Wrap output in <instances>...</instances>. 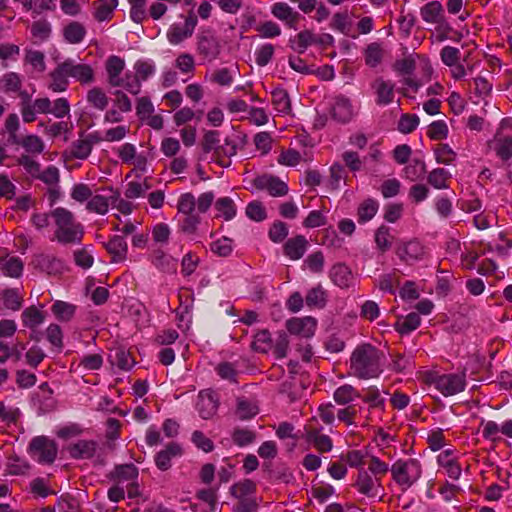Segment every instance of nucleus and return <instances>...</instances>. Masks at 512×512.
I'll list each match as a JSON object with an SVG mask.
<instances>
[{
    "label": "nucleus",
    "mask_w": 512,
    "mask_h": 512,
    "mask_svg": "<svg viewBox=\"0 0 512 512\" xmlns=\"http://www.w3.org/2000/svg\"><path fill=\"white\" fill-rule=\"evenodd\" d=\"M384 353L370 343L358 345L350 356V373L358 379H372L383 372Z\"/></svg>",
    "instance_id": "nucleus-1"
},
{
    "label": "nucleus",
    "mask_w": 512,
    "mask_h": 512,
    "mask_svg": "<svg viewBox=\"0 0 512 512\" xmlns=\"http://www.w3.org/2000/svg\"><path fill=\"white\" fill-rule=\"evenodd\" d=\"M56 230L55 239L63 244H79L84 236L83 225L75 220L73 213L66 208L58 207L51 211Z\"/></svg>",
    "instance_id": "nucleus-2"
},
{
    "label": "nucleus",
    "mask_w": 512,
    "mask_h": 512,
    "mask_svg": "<svg viewBox=\"0 0 512 512\" xmlns=\"http://www.w3.org/2000/svg\"><path fill=\"white\" fill-rule=\"evenodd\" d=\"M392 480L406 491L411 488L422 475V465L415 458L398 459L390 467Z\"/></svg>",
    "instance_id": "nucleus-3"
},
{
    "label": "nucleus",
    "mask_w": 512,
    "mask_h": 512,
    "mask_svg": "<svg viewBox=\"0 0 512 512\" xmlns=\"http://www.w3.org/2000/svg\"><path fill=\"white\" fill-rule=\"evenodd\" d=\"M445 397L456 395L465 390L467 385L465 371L458 373H432L427 380Z\"/></svg>",
    "instance_id": "nucleus-4"
},
{
    "label": "nucleus",
    "mask_w": 512,
    "mask_h": 512,
    "mask_svg": "<svg viewBox=\"0 0 512 512\" xmlns=\"http://www.w3.org/2000/svg\"><path fill=\"white\" fill-rule=\"evenodd\" d=\"M29 455L40 464L51 465L57 458L58 445L47 436H36L28 445Z\"/></svg>",
    "instance_id": "nucleus-5"
},
{
    "label": "nucleus",
    "mask_w": 512,
    "mask_h": 512,
    "mask_svg": "<svg viewBox=\"0 0 512 512\" xmlns=\"http://www.w3.org/2000/svg\"><path fill=\"white\" fill-rule=\"evenodd\" d=\"M352 486L357 490L358 493L366 496L369 499L378 498L381 501L384 496L382 480L378 479V477L372 476L364 468L358 470L356 479Z\"/></svg>",
    "instance_id": "nucleus-6"
},
{
    "label": "nucleus",
    "mask_w": 512,
    "mask_h": 512,
    "mask_svg": "<svg viewBox=\"0 0 512 512\" xmlns=\"http://www.w3.org/2000/svg\"><path fill=\"white\" fill-rule=\"evenodd\" d=\"M322 427L318 424L315 417L311 418L304 426V438L312 444L320 453L330 452L333 448L332 439L321 433Z\"/></svg>",
    "instance_id": "nucleus-7"
},
{
    "label": "nucleus",
    "mask_w": 512,
    "mask_h": 512,
    "mask_svg": "<svg viewBox=\"0 0 512 512\" xmlns=\"http://www.w3.org/2000/svg\"><path fill=\"white\" fill-rule=\"evenodd\" d=\"M370 88L375 97V103L384 107L393 103L395 98V83L386 80L383 77H376L371 83Z\"/></svg>",
    "instance_id": "nucleus-8"
},
{
    "label": "nucleus",
    "mask_w": 512,
    "mask_h": 512,
    "mask_svg": "<svg viewBox=\"0 0 512 512\" xmlns=\"http://www.w3.org/2000/svg\"><path fill=\"white\" fill-rule=\"evenodd\" d=\"M134 70L132 83H127L126 91L132 95H138L141 92V82L148 80L155 73L156 67L152 61L138 60L134 64Z\"/></svg>",
    "instance_id": "nucleus-9"
},
{
    "label": "nucleus",
    "mask_w": 512,
    "mask_h": 512,
    "mask_svg": "<svg viewBox=\"0 0 512 512\" xmlns=\"http://www.w3.org/2000/svg\"><path fill=\"white\" fill-rule=\"evenodd\" d=\"M69 77L75 79L81 85L92 84L95 81V71L91 65L76 62L74 59L65 60Z\"/></svg>",
    "instance_id": "nucleus-10"
},
{
    "label": "nucleus",
    "mask_w": 512,
    "mask_h": 512,
    "mask_svg": "<svg viewBox=\"0 0 512 512\" xmlns=\"http://www.w3.org/2000/svg\"><path fill=\"white\" fill-rule=\"evenodd\" d=\"M253 184L259 190H266L273 197L285 196L289 191L284 181L271 175L259 176L254 179Z\"/></svg>",
    "instance_id": "nucleus-11"
},
{
    "label": "nucleus",
    "mask_w": 512,
    "mask_h": 512,
    "mask_svg": "<svg viewBox=\"0 0 512 512\" xmlns=\"http://www.w3.org/2000/svg\"><path fill=\"white\" fill-rule=\"evenodd\" d=\"M271 14L290 29H296L302 19L301 14L286 2L274 3L271 6Z\"/></svg>",
    "instance_id": "nucleus-12"
},
{
    "label": "nucleus",
    "mask_w": 512,
    "mask_h": 512,
    "mask_svg": "<svg viewBox=\"0 0 512 512\" xmlns=\"http://www.w3.org/2000/svg\"><path fill=\"white\" fill-rule=\"evenodd\" d=\"M32 264L35 268L48 275H59L64 271V262L50 254L40 253L33 257Z\"/></svg>",
    "instance_id": "nucleus-13"
},
{
    "label": "nucleus",
    "mask_w": 512,
    "mask_h": 512,
    "mask_svg": "<svg viewBox=\"0 0 512 512\" xmlns=\"http://www.w3.org/2000/svg\"><path fill=\"white\" fill-rule=\"evenodd\" d=\"M183 449L180 444L170 442L162 450L156 453L154 460L156 467L161 471H167L172 467V460L181 457Z\"/></svg>",
    "instance_id": "nucleus-14"
},
{
    "label": "nucleus",
    "mask_w": 512,
    "mask_h": 512,
    "mask_svg": "<svg viewBox=\"0 0 512 512\" xmlns=\"http://www.w3.org/2000/svg\"><path fill=\"white\" fill-rule=\"evenodd\" d=\"M396 254L405 263L412 264L424 257L425 247L418 240H410L399 245Z\"/></svg>",
    "instance_id": "nucleus-15"
},
{
    "label": "nucleus",
    "mask_w": 512,
    "mask_h": 512,
    "mask_svg": "<svg viewBox=\"0 0 512 512\" xmlns=\"http://www.w3.org/2000/svg\"><path fill=\"white\" fill-rule=\"evenodd\" d=\"M197 51L203 58L213 61L218 58L221 52V45L214 35L209 33L202 34L198 36Z\"/></svg>",
    "instance_id": "nucleus-16"
},
{
    "label": "nucleus",
    "mask_w": 512,
    "mask_h": 512,
    "mask_svg": "<svg viewBox=\"0 0 512 512\" xmlns=\"http://www.w3.org/2000/svg\"><path fill=\"white\" fill-rule=\"evenodd\" d=\"M317 322L313 317L291 318L286 322V328L291 334L310 338L314 335Z\"/></svg>",
    "instance_id": "nucleus-17"
},
{
    "label": "nucleus",
    "mask_w": 512,
    "mask_h": 512,
    "mask_svg": "<svg viewBox=\"0 0 512 512\" xmlns=\"http://www.w3.org/2000/svg\"><path fill=\"white\" fill-rule=\"evenodd\" d=\"M48 89L52 92H64L69 86V75L65 61L59 63L48 75Z\"/></svg>",
    "instance_id": "nucleus-18"
},
{
    "label": "nucleus",
    "mask_w": 512,
    "mask_h": 512,
    "mask_svg": "<svg viewBox=\"0 0 512 512\" xmlns=\"http://www.w3.org/2000/svg\"><path fill=\"white\" fill-rule=\"evenodd\" d=\"M217 395L209 390L201 391L198 396L197 410L203 419L213 417L218 409Z\"/></svg>",
    "instance_id": "nucleus-19"
},
{
    "label": "nucleus",
    "mask_w": 512,
    "mask_h": 512,
    "mask_svg": "<svg viewBox=\"0 0 512 512\" xmlns=\"http://www.w3.org/2000/svg\"><path fill=\"white\" fill-rule=\"evenodd\" d=\"M125 69V61L119 56L111 55L105 61L107 82L111 87H119L123 84L120 81L122 72Z\"/></svg>",
    "instance_id": "nucleus-20"
},
{
    "label": "nucleus",
    "mask_w": 512,
    "mask_h": 512,
    "mask_svg": "<svg viewBox=\"0 0 512 512\" xmlns=\"http://www.w3.org/2000/svg\"><path fill=\"white\" fill-rule=\"evenodd\" d=\"M51 100L48 97L36 98L31 105L26 104L23 108L22 119L25 123H32L38 114H50Z\"/></svg>",
    "instance_id": "nucleus-21"
},
{
    "label": "nucleus",
    "mask_w": 512,
    "mask_h": 512,
    "mask_svg": "<svg viewBox=\"0 0 512 512\" xmlns=\"http://www.w3.org/2000/svg\"><path fill=\"white\" fill-rule=\"evenodd\" d=\"M354 115L353 106L350 99L344 95L335 97L332 107V116L340 123H348Z\"/></svg>",
    "instance_id": "nucleus-22"
},
{
    "label": "nucleus",
    "mask_w": 512,
    "mask_h": 512,
    "mask_svg": "<svg viewBox=\"0 0 512 512\" xmlns=\"http://www.w3.org/2000/svg\"><path fill=\"white\" fill-rule=\"evenodd\" d=\"M114 263L123 262L127 258L128 246L123 236L115 235L104 244Z\"/></svg>",
    "instance_id": "nucleus-23"
},
{
    "label": "nucleus",
    "mask_w": 512,
    "mask_h": 512,
    "mask_svg": "<svg viewBox=\"0 0 512 512\" xmlns=\"http://www.w3.org/2000/svg\"><path fill=\"white\" fill-rule=\"evenodd\" d=\"M139 475L138 468L133 463L116 465L108 474V478L117 484L136 480Z\"/></svg>",
    "instance_id": "nucleus-24"
},
{
    "label": "nucleus",
    "mask_w": 512,
    "mask_h": 512,
    "mask_svg": "<svg viewBox=\"0 0 512 512\" xmlns=\"http://www.w3.org/2000/svg\"><path fill=\"white\" fill-rule=\"evenodd\" d=\"M97 443L93 440H79L68 447V452L73 459H90L94 456Z\"/></svg>",
    "instance_id": "nucleus-25"
},
{
    "label": "nucleus",
    "mask_w": 512,
    "mask_h": 512,
    "mask_svg": "<svg viewBox=\"0 0 512 512\" xmlns=\"http://www.w3.org/2000/svg\"><path fill=\"white\" fill-rule=\"evenodd\" d=\"M308 241L305 236L297 235L290 238L284 245V254L291 260H298L303 257L307 250Z\"/></svg>",
    "instance_id": "nucleus-26"
},
{
    "label": "nucleus",
    "mask_w": 512,
    "mask_h": 512,
    "mask_svg": "<svg viewBox=\"0 0 512 512\" xmlns=\"http://www.w3.org/2000/svg\"><path fill=\"white\" fill-rule=\"evenodd\" d=\"M330 278L340 288H348L353 282L350 268L343 263L333 265L330 270Z\"/></svg>",
    "instance_id": "nucleus-27"
},
{
    "label": "nucleus",
    "mask_w": 512,
    "mask_h": 512,
    "mask_svg": "<svg viewBox=\"0 0 512 512\" xmlns=\"http://www.w3.org/2000/svg\"><path fill=\"white\" fill-rule=\"evenodd\" d=\"M30 469L31 464L16 454L10 455L5 463V471L8 475L26 476L29 474Z\"/></svg>",
    "instance_id": "nucleus-28"
},
{
    "label": "nucleus",
    "mask_w": 512,
    "mask_h": 512,
    "mask_svg": "<svg viewBox=\"0 0 512 512\" xmlns=\"http://www.w3.org/2000/svg\"><path fill=\"white\" fill-rule=\"evenodd\" d=\"M24 269L23 261L16 256L0 257L1 272L11 278H19Z\"/></svg>",
    "instance_id": "nucleus-29"
},
{
    "label": "nucleus",
    "mask_w": 512,
    "mask_h": 512,
    "mask_svg": "<svg viewBox=\"0 0 512 512\" xmlns=\"http://www.w3.org/2000/svg\"><path fill=\"white\" fill-rule=\"evenodd\" d=\"M420 15L425 23L438 22L445 15L443 5L438 0H432L420 8Z\"/></svg>",
    "instance_id": "nucleus-30"
},
{
    "label": "nucleus",
    "mask_w": 512,
    "mask_h": 512,
    "mask_svg": "<svg viewBox=\"0 0 512 512\" xmlns=\"http://www.w3.org/2000/svg\"><path fill=\"white\" fill-rule=\"evenodd\" d=\"M77 311V306L62 300H56L51 306V312L60 322L71 321Z\"/></svg>",
    "instance_id": "nucleus-31"
},
{
    "label": "nucleus",
    "mask_w": 512,
    "mask_h": 512,
    "mask_svg": "<svg viewBox=\"0 0 512 512\" xmlns=\"http://www.w3.org/2000/svg\"><path fill=\"white\" fill-rule=\"evenodd\" d=\"M379 203L373 198L363 200L357 208V221L359 224H365L372 220L377 214Z\"/></svg>",
    "instance_id": "nucleus-32"
},
{
    "label": "nucleus",
    "mask_w": 512,
    "mask_h": 512,
    "mask_svg": "<svg viewBox=\"0 0 512 512\" xmlns=\"http://www.w3.org/2000/svg\"><path fill=\"white\" fill-rule=\"evenodd\" d=\"M21 418L18 407L0 400V423L5 427L17 426Z\"/></svg>",
    "instance_id": "nucleus-33"
},
{
    "label": "nucleus",
    "mask_w": 512,
    "mask_h": 512,
    "mask_svg": "<svg viewBox=\"0 0 512 512\" xmlns=\"http://www.w3.org/2000/svg\"><path fill=\"white\" fill-rule=\"evenodd\" d=\"M85 36V26L77 21H71L63 29V37L69 44H78L84 40Z\"/></svg>",
    "instance_id": "nucleus-34"
},
{
    "label": "nucleus",
    "mask_w": 512,
    "mask_h": 512,
    "mask_svg": "<svg viewBox=\"0 0 512 512\" xmlns=\"http://www.w3.org/2000/svg\"><path fill=\"white\" fill-rule=\"evenodd\" d=\"M216 374L230 383H237L240 371L236 362L221 361L214 368Z\"/></svg>",
    "instance_id": "nucleus-35"
},
{
    "label": "nucleus",
    "mask_w": 512,
    "mask_h": 512,
    "mask_svg": "<svg viewBox=\"0 0 512 512\" xmlns=\"http://www.w3.org/2000/svg\"><path fill=\"white\" fill-rule=\"evenodd\" d=\"M151 263L160 271L174 272L176 270L175 260L163 250H154L150 256Z\"/></svg>",
    "instance_id": "nucleus-36"
},
{
    "label": "nucleus",
    "mask_w": 512,
    "mask_h": 512,
    "mask_svg": "<svg viewBox=\"0 0 512 512\" xmlns=\"http://www.w3.org/2000/svg\"><path fill=\"white\" fill-rule=\"evenodd\" d=\"M259 413L256 402L247 398H238L235 414L238 419L245 421L255 417Z\"/></svg>",
    "instance_id": "nucleus-37"
},
{
    "label": "nucleus",
    "mask_w": 512,
    "mask_h": 512,
    "mask_svg": "<svg viewBox=\"0 0 512 512\" xmlns=\"http://www.w3.org/2000/svg\"><path fill=\"white\" fill-rule=\"evenodd\" d=\"M272 104L275 110L281 114H289L291 111V101L288 92L281 87L274 89L271 93Z\"/></svg>",
    "instance_id": "nucleus-38"
},
{
    "label": "nucleus",
    "mask_w": 512,
    "mask_h": 512,
    "mask_svg": "<svg viewBox=\"0 0 512 512\" xmlns=\"http://www.w3.org/2000/svg\"><path fill=\"white\" fill-rule=\"evenodd\" d=\"M256 483L251 479H244L230 487V494L236 499L255 497Z\"/></svg>",
    "instance_id": "nucleus-39"
},
{
    "label": "nucleus",
    "mask_w": 512,
    "mask_h": 512,
    "mask_svg": "<svg viewBox=\"0 0 512 512\" xmlns=\"http://www.w3.org/2000/svg\"><path fill=\"white\" fill-rule=\"evenodd\" d=\"M15 145H20L29 154H41L45 149L43 140L34 134L18 138V142H14Z\"/></svg>",
    "instance_id": "nucleus-40"
},
{
    "label": "nucleus",
    "mask_w": 512,
    "mask_h": 512,
    "mask_svg": "<svg viewBox=\"0 0 512 512\" xmlns=\"http://www.w3.org/2000/svg\"><path fill=\"white\" fill-rule=\"evenodd\" d=\"M451 174L444 168H435L429 172L427 182L435 189L442 190L449 188Z\"/></svg>",
    "instance_id": "nucleus-41"
},
{
    "label": "nucleus",
    "mask_w": 512,
    "mask_h": 512,
    "mask_svg": "<svg viewBox=\"0 0 512 512\" xmlns=\"http://www.w3.org/2000/svg\"><path fill=\"white\" fill-rule=\"evenodd\" d=\"M86 100L91 107L100 111L105 110L109 104V97L100 87H93L88 90Z\"/></svg>",
    "instance_id": "nucleus-42"
},
{
    "label": "nucleus",
    "mask_w": 512,
    "mask_h": 512,
    "mask_svg": "<svg viewBox=\"0 0 512 512\" xmlns=\"http://www.w3.org/2000/svg\"><path fill=\"white\" fill-rule=\"evenodd\" d=\"M421 323V318L418 313L411 312L405 317H400L395 323V329L400 334H409L416 330Z\"/></svg>",
    "instance_id": "nucleus-43"
},
{
    "label": "nucleus",
    "mask_w": 512,
    "mask_h": 512,
    "mask_svg": "<svg viewBox=\"0 0 512 512\" xmlns=\"http://www.w3.org/2000/svg\"><path fill=\"white\" fill-rule=\"evenodd\" d=\"M215 209L218 212L217 217L224 218L225 221L232 220L237 213V207L230 197H221L215 202Z\"/></svg>",
    "instance_id": "nucleus-44"
},
{
    "label": "nucleus",
    "mask_w": 512,
    "mask_h": 512,
    "mask_svg": "<svg viewBox=\"0 0 512 512\" xmlns=\"http://www.w3.org/2000/svg\"><path fill=\"white\" fill-rule=\"evenodd\" d=\"M291 42V47L299 54H303L309 46L316 44V34L310 30H303Z\"/></svg>",
    "instance_id": "nucleus-45"
},
{
    "label": "nucleus",
    "mask_w": 512,
    "mask_h": 512,
    "mask_svg": "<svg viewBox=\"0 0 512 512\" xmlns=\"http://www.w3.org/2000/svg\"><path fill=\"white\" fill-rule=\"evenodd\" d=\"M117 5L118 0H98L95 3V19L99 22L109 20Z\"/></svg>",
    "instance_id": "nucleus-46"
},
{
    "label": "nucleus",
    "mask_w": 512,
    "mask_h": 512,
    "mask_svg": "<svg viewBox=\"0 0 512 512\" xmlns=\"http://www.w3.org/2000/svg\"><path fill=\"white\" fill-rule=\"evenodd\" d=\"M359 397L358 391L349 384L338 387L333 393V399L338 405H347Z\"/></svg>",
    "instance_id": "nucleus-47"
},
{
    "label": "nucleus",
    "mask_w": 512,
    "mask_h": 512,
    "mask_svg": "<svg viewBox=\"0 0 512 512\" xmlns=\"http://www.w3.org/2000/svg\"><path fill=\"white\" fill-rule=\"evenodd\" d=\"M375 244L381 253L387 252L392 246L393 236L390 233V228L386 225H381L375 231Z\"/></svg>",
    "instance_id": "nucleus-48"
},
{
    "label": "nucleus",
    "mask_w": 512,
    "mask_h": 512,
    "mask_svg": "<svg viewBox=\"0 0 512 512\" xmlns=\"http://www.w3.org/2000/svg\"><path fill=\"white\" fill-rule=\"evenodd\" d=\"M23 325L28 328H35L43 323L45 317L42 311L37 309L35 306L26 308L22 314Z\"/></svg>",
    "instance_id": "nucleus-49"
},
{
    "label": "nucleus",
    "mask_w": 512,
    "mask_h": 512,
    "mask_svg": "<svg viewBox=\"0 0 512 512\" xmlns=\"http://www.w3.org/2000/svg\"><path fill=\"white\" fill-rule=\"evenodd\" d=\"M237 153V145L234 143V141L230 139H225V142L223 145H219L216 148V156L218 157V163L222 167H227L230 164V161L228 159L222 158V156L230 158L231 156H234Z\"/></svg>",
    "instance_id": "nucleus-50"
},
{
    "label": "nucleus",
    "mask_w": 512,
    "mask_h": 512,
    "mask_svg": "<svg viewBox=\"0 0 512 512\" xmlns=\"http://www.w3.org/2000/svg\"><path fill=\"white\" fill-rule=\"evenodd\" d=\"M0 86L5 93H17L21 90L22 80L19 74L8 72L2 76Z\"/></svg>",
    "instance_id": "nucleus-51"
},
{
    "label": "nucleus",
    "mask_w": 512,
    "mask_h": 512,
    "mask_svg": "<svg viewBox=\"0 0 512 512\" xmlns=\"http://www.w3.org/2000/svg\"><path fill=\"white\" fill-rule=\"evenodd\" d=\"M306 305L310 308H323L326 304V292L321 286L310 289L305 297Z\"/></svg>",
    "instance_id": "nucleus-52"
},
{
    "label": "nucleus",
    "mask_w": 512,
    "mask_h": 512,
    "mask_svg": "<svg viewBox=\"0 0 512 512\" xmlns=\"http://www.w3.org/2000/svg\"><path fill=\"white\" fill-rule=\"evenodd\" d=\"M365 63L371 68L378 66L383 58V50L379 43H371L367 46L364 53Z\"/></svg>",
    "instance_id": "nucleus-53"
},
{
    "label": "nucleus",
    "mask_w": 512,
    "mask_h": 512,
    "mask_svg": "<svg viewBox=\"0 0 512 512\" xmlns=\"http://www.w3.org/2000/svg\"><path fill=\"white\" fill-rule=\"evenodd\" d=\"M494 150L503 161L510 159L512 157V136H498Z\"/></svg>",
    "instance_id": "nucleus-54"
},
{
    "label": "nucleus",
    "mask_w": 512,
    "mask_h": 512,
    "mask_svg": "<svg viewBox=\"0 0 512 512\" xmlns=\"http://www.w3.org/2000/svg\"><path fill=\"white\" fill-rule=\"evenodd\" d=\"M130 5V18L135 23H142L147 18V0H128Z\"/></svg>",
    "instance_id": "nucleus-55"
},
{
    "label": "nucleus",
    "mask_w": 512,
    "mask_h": 512,
    "mask_svg": "<svg viewBox=\"0 0 512 512\" xmlns=\"http://www.w3.org/2000/svg\"><path fill=\"white\" fill-rule=\"evenodd\" d=\"M437 163L450 165L456 158V153L446 143H440L434 149Z\"/></svg>",
    "instance_id": "nucleus-56"
},
{
    "label": "nucleus",
    "mask_w": 512,
    "mask_h": 512,
    "mask_svg": "<svg viewBox=\"0 0 512 512\" xmlns=\"http://www.w3.org/2000/svg\"><path fill=\"white\" fill-rule=\"evenodd\" d=\"M426 173V165L424 161L415 159L404 168V174L410 181L421 179Z\"/></svg>",
    "instance_id": "nucleus-57"
},
{
    "label": "nucleus",
    "mask_w": 512,
    "mask_h": 512,
    "mask_svg": "<svg viewBox=\"0 0 512 512\" xmlns=\"http://www.w3.org/2000/svg\"><path fill=\"white\" fill-rule=\"evenodd\" d=\"M367 464H368L367 471L372 476L378 477V479H381V480H382V477L390 471L389 465L376 456H371L369 461L367 462Z\"/></svg>",
    "instance_id": "nucleus-58"
},
{
    "label": "nucleus",
    "mask_w": 512,
    "mask_h": 512,
    "mask_svg": "<svg viewBox=\"0 0 512 512\" xmlns=\"http://www.w3.org/2000/svg\"><path fill=\"white\" fill-rule=\"evenodd\" d=\"M22 302L18 289H6L3 292V304L7 309L17 311L22 307Z\"/></svg>",
    "instance_id": "nucleus-59"
},
{
    "label": "nucleus",
    "mask_w": 512,
    "mask_h": 512,
    "mask_svg": "<svg viewBox=\"0 0 512 512\" xmlns=\"http://www.w3.org/2000/svg\"><path fill=\"white\" fill-rule=\"evenodd\" d=\"M175 67L183 74H193L195 71L194 57L189 53H181L175 59Z\"/></svg>",
    "instance_id": "nucleus-60"
},
{
    "label": "nucleus",
    "mask_w": 512,
    "mask_h": 512,
    "mask_svg": "<svg viewBox=\"0 0 512 512\" xmlns=\"http://www.w3.org/2000/svg\"><path fill=\"white\" fill-rule=\"evenodd\" d=\"M427 136L431 140H443L448 136V126L443 120L432 122L428 126Z\"/></svg>",
    "instance_id": "nucleus-61"
},
{
    "label": "nucleus",
    "mask_w": 512,
    "mask_h": 512,
    "mask_svg": "<svg viewBox=\"0 0 512 512\" xmlns=\"http://www.w3.org/2000/svg\"><path fill=\"white\" fill-rule=\"evenodd\" d=\"M86 209L104 215L109 209V200L103 195H95L87 202Z\"/></svg>",
    "instance_id": "nucleus-62"
},
{
    "label": "nucleus",
    "mask_w": 512,
    "mask_h": 512,
    "mask_svg": "<svg viewBox=\"0 0 512 512\" xmlns=\"http://www.w3.org/2000/svg\"><path fill=\"white\" fill-rule=\"evenodd\" d=\"M46 338L58 351L63 349V333L58 324H50L46 329Z\"/></svg>",
    "instance_id": "nucleus-63"
},
{
    "label": "nucleus",
    "mask_w": 512,
    "mask_h": 512,
    "mask_svg": "<svg viewBox=\"0 0 512 512\" xmlns=\"http://www.w3.org/2000/svg\"><path fill=\"white\" fill-rule=\"evenodd\" d=\"M253 350L261 353H267L271 348V336L267 330H261L254 336L252 343Z\"/></svg>",
    "instance_id": "nucleus-64"
}]
</instances>
